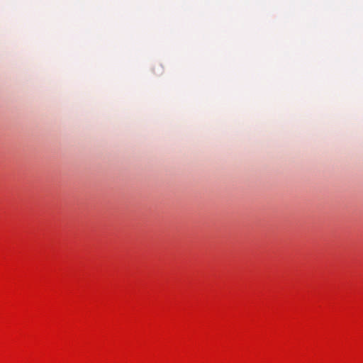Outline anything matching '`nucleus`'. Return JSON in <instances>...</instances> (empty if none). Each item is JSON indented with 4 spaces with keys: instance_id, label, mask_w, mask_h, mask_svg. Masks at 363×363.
Returning <instances> with one entry per match:
<instances>
[{
    "instance_id": "obj_1",
    "label": "nucleus",
    "mask_w": 363,
    "mask_h": 363,
    "mask_svg": "<svg viewBox=\"0 0 363 363\" xmlns=\"http://www.w3.org/2000/svg\"><path fill=\"white\" fill-rule=\"evenodd\" d=\"M153 72L157 75H162L164 72V69L162 65L157 63L154 65Z\"/></svg>"
}]
</instances>
